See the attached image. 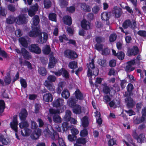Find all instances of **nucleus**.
I'll use <instances>...</instances> for the list:
<instances>
[{
	"label": "nucleus",
	"mask_w": 146,
	"mask_h": 146,
	"mask_svg": "<svg viewBox=\"0 0 146 146\" xmlns=\"http://www.w3.org/2000/svg\"><path fill=\"white\" fill-rule=\"evenodd\" d=\"M42 33L40 30L39 27H36L32 29L29 33V36L32 37H36L38 36V42L41 44L45 43L43 42L42 37Z\"/></svg>",
	"instance_id": "nucleus-1"
},
{
	"label": "nucleus",
	"mask_w": 146,
	"mask_h": 146,
	"mask_svg": "<svg viewBox=\"0 0 146 146\" xmlns=\"http://www.w3.org/2000/svg\"><path fill=\"white\" fill-rule=\"evenodd\" d=\"M44 133L46 136L49 135L48 136L53 140L57 139L59 138L58 134L54 130L50 125L48 126L47 129L44 131Z\"/></svg>",
	"instance_id": "nucleus-2"
},
{
	"label": "nucleus",
	"mask_w": 146,
	"mask_h": 146,
	"mask_svg": "<svg viewBox=\"0 0 146 146\" xmlns=\"http://www.w3.org/2000/svg\"><path fill=\"white\" fill-rule=\"evenodd\" d=\"M50 113V114H54L53 117V121L55 123H59L62 121L61 119L58 114L60 113L59 110L50 109L49 110Z\"/></svg>",
	"instance_id": "nucleus-3"
},
{
	"label": "nucleus",
	"mask_w": 146,
	"mask_h": 146,
	"mask_svg": "<svg viewBox=\"0 0 146 146\" xmlns=\"http://www.w3.org/2000/svg\"><path fill=\"white\" fill-rule=\"evenodd\" d=\"M88 68L87 75L88 76H91L92 74L97 76L99 72L98 69L95 64H87Z\"/></svg>",
	"instance_id": "nucleus-4"
},
{
	"label": "nucleus",
	"mask_w": 146,
	"mask_h": 146,
	"mask_svg": "<svg viewBox=\"0 0 146 146\" xmlns=\"http://www.w3.org/2000/svg\"><path fill=\"white\" fill-rule=\"evenodd\" d=\"M15 51L18 54H21L25 59L29 60L31 58V54L24 48H21V50L16 48Z\"/></svg>",
	"instance_id": "nucleus-5"
},
{
	"label": "nucleus",
	"mask_w": 146,
	"mask_h": 146,
	"mask_svg": "<svg viewBox=\"0 0 146 146\" xmlns=\"http://www.w3.org/2000/svg\"><path fill=\"white\" fill-rule=\"evenodd\" d=\"M64 54L66 57L71 59L74 60L78 57L77 54L75 51L70 49H67L65 50Z\"/></svg>",
	"instance_id": "nucleus-6"
},
{
	"label": "nucleus",
	"mask_w": 146,
	"mask_h": 146,
	"mask_svg": "<svg viewBox=\"0 0 146 146\" xmlns=\"http://www.w3.org/2000/svg\"><path fill=\"white\" fill-rule=\"evenodd\" d=\"M28 48L29 51L32 53L39 54L41 52V48L39 47L38 44H36L30 45Z\"/></svg>",
	"instance_id": "nucleus-7"
},
{
	"label": "nucleus",
	"mask_w": 146,
	"mask_h": 146,
	"mask_svg": "<svg viewBox=\"0 0 146 146\" xmlns=\"http://www.w3.org/2000/svg\"><path fill=\"white\" fill-rule=\"evenodd\" d=\"M10 125L11 128L15 132V134L16 137L19 139L17 135L18 122L16 116H14L13 117L12 121L10 123Z\"/></svg>",
	"instance_id": "nucleus-8"
},
{
	"label": "nucleus",
	"mask_w": 146,
	"mask_h": 146,
	"mask_svg": "<svg viewBox=\"0 0 146 146\" xmlns=\"http://www.w3.org/2000/svg\"><path fill=\"white\" fill-rule=\"evenodd\" d=\"M16 23L19 25L26 23L27 20L25 14H21L16 18Z\"/></svg>",
	"instance_id": "nucleus-9"
},
{
	"label": "nucleus",
	"mask_w": 146,
	"mask_h": 146,
	"mask_svg": "<svg viewBox=\"0 0 146 146\" xmlns=\"http://www.w3.org/2000/svg\"><path fill=\"white\" fill-rule=\"evenodd\" d=\"M126 106L129 109L132 108L134 106V102L132 98L131 97L126 98L125 99Z\"/></svg>",
	"instance_id": "nucleus-10"
},
{
	"label": "nucleus",
	"mask_w": 146,
	"mask_h": 146,
	"mask_svg": "<svg viewBox=\"0 0 146 146\" xmlns=\"http://www.w3.org/2000/svg\"><path fill=\"white\" fill-rule=\"evenodd\" d=\"M19 40L23 46L25 48L28 47L29 39L27 38L23 37H20L19 38Z\"/></svg>",
	"instance_id": "nucleus-11"
},
{
	"label": "nucleus",
	"mask_w": 146,
	"mask_h": 146,
	"mask_svg": "<svg viewBox=\"0 0 146 146\" xmlns=\"http://www.w3.org/2000/svg\"><path fill=\"white\" fill-rule=\"evenodd\" d=\"M44 85L50 92L54 91L55 90V86L53 84L50 82L46 80L44 83Z\"/></svg>",
	"instance_id": "nucleus-12"
},
{
	"label": "nucleus",
	"mask_w": 146,
	"mask_h": 146,
	"mask_svg": "<svg viewBox=\"0 0 146 146\" xmlns=\"http://www.w3.org/2000/svg\"><path fill=\"white\" fill-rule=\"evenodd\" d=\"M33 22L32 29L36 27H39L38 24L40 22L39 17L37 15H35L32 18Z\"/></svg>",
	"instance_id": "nucleus-13"
},
{
	"label": "nucleus",
	"mask_w": 146,
	"mask_h": 146,
	"mask_svg": "<svg viewBox=\"0 0 146 146\" xmlns=\"http://www.w3.org/2000/svg\"><path fill=\"white\" fill-rule=\"evenodd\" d=\"M64 103V101L62 99L58 98L54 101L53 105L54 107L58 108L63 106Z\"/></svg>",
	"instance_id": "nucleus-14"
},
{
	"label": "nucleus",
	"mask_w": 146,
	"mask_h": 146,
	"mask_svg": "<svg viewBox=\"0 0 146 146\" xmlns=\"http://www.w3.org/2000/svg\"><path fill=\"white\" fill-rule=\"evenodd\" d=\"M90 23L86 19H83L81 22V25L82 28L86 30L90 29Z\"/></svg>",
	"instance_id": "nucleus-15"
},
{
	"label": "nucleus",
	"mask_w": 146,
	"mask_h": 146,
	"mask_svg": "<svg viewBox=\"0 0 146 146\" xmlns=\"http://www.w3.org/2000/svg\"><path fill=\"white\" fill-rule=\"evenodd\" d=\"M43 100L46 102H51L53 100L52 95L49 93L44 94L43 96Z\"/></svg>",
	"instance_id": "nucleus-16"
},
{
	"label": "nucleus",
	"mask_w": 146,
	"mask_h": 146,
	"mask_svg": "<svg viewBox=\"0 0 146 146\" xmlns=\"http://www.w3.org/2000/svg\"><path fill=\"white\" fill-rule=\"evenodd\" d=\"M64 23L68 26H70L72 24V19L71 17L68 15L63 17V19Z\"/></svg>",
	"instance_id": "nucleus-17"
},
{
	"label": "nucleus",
	"mask_w": 146,
	"mask_h": 146,
	"mask_svg": "<svg viewBox=\"0 0 146 146\" xmlns=\"http://www.w3.org/2000/svg\"><path fill=\"white\" fill-rule=\"evenodd\" d=\"M28 115V113L25 109H23L19 114V116L21 120H26Z\"/></svg>",
	"instance_id": "nucleus-18"
},
{
	"label": "nucleus",
	"mask_w": 146,
	"mask_h": 146,
	"mask_svg": "<svg viewBox=\"0 0 146 146\" xmlns=\"http://www.w3.org/2000/svg\"><path fill=\"white\" fill-rule=\"evenodd\" d=\"M116 17L119 18L121 16V9L117 7H115L113 11Z\"/></svg>",
	"instance_id": "nucleus-19"
},
{
	"label": "nucleus",
	"mask_w": 146,
	"mask_h": 146,
	"mask_svg": "<svg viewBox=\"0 0 146 146\" xmlns=\"http://www.w3.org/2000/svg\"><path fill=\"white\" fill-rule=\"evenodd\" d=\"M103 91L105 94H110V87L109 85L105 83L102 85Z\"/></svg>",
	"instance_id": "nucleus-20"
},
{
	"label": "nucleus",
	"mask_w": 146,
	"mask_h": 146,
	"mask_svg": "<svg viewBox=\"0 0 146 146\" xmlns=\"http://www.w3.org/2000/svg\"><path fill=\"white\" fill-rule=\"evenodd\" d=\"M74 94L77 100L78 99L81 100L84 99L83 94L79 89H76Z\"/></svg>",
	"instance_id": "nucleus-21"
},
{
	"label": "nucleus",
	"mask_w": 146,
	"mask_h": 146,
	"mask_svg": "<svg viewBox=\"0 0 146 146\" xmlns=\"http://www.w3.org/2000/svg\"><path fill=\"white\" fill-rule=\"evenodd\" d=\"M120 106V101L119 100H116L110 102V107H114V108L119 107Z\"/></svg>",
	"instance_id": "nucleus-22"
},
{
	"label": "nucleus",
	"mask_w": 146,
	"mask_h": 146,
	"mask_svg": "<svg viewBox=\"0 0 146 146\" xmlns=\"http://www.w3.org/2000/svg\"><path fill=\"white\" fill-rule=\"evenodd\" d=\"M108 13L107 12L102 13L101 14V18L102 20L106 21V24L108 25H110V22L109 21V17L108 16Z\"/></svg>",
	"instance_id": "nucleus-23"
},
{
	"label": "nucleus",
	"mask_w": 146,
	"mask_h": 146,
	"mask_svg": "<svg viewBox=\"0 0 146 146\" xmlns=\"http://www.w3.org/2000/svg\"><path fill=\"white\" fill-rule=\"evenodd\" d=\"M138 52V48L137 46H134L131 49L128 50V54L129 56L135 55L137 54Z\"/></svg>",
	"instance_id": "nucleus-24"
},
{
	"label": "nucleus",
	"mask_w": 146,
	"mask_h": 146,
	"mask_svg": "<svg viewBox=\"0 0 146 146\" xmlns=\"http://www.w3.org/2000/svg\"><path fill=\"white\" fill-rule=\"evenodd\" d=\"M77 101L75 98L71 97L68 100V103L70 106L73 108L77 105L76 103Z\"/></svg>",
	"instance_id": "nucleus-25"
},
{
	"label": "nucleus",
	"mask_w": 146,
	"mask_h": 146,
	"mask_svg": "<svg viewBox=\"0 0 146 146\" xmlns=\"http://www.w3.org/2000/svg\"><path fill=\"white\" fill-rule=\"evenodd\" d=\"M137 140L138 142L142 143H144L146 141V138L145 137V135L144 133H141L138 136Z\"/></svg>",
	"instance_id": "nucleus-26"
},
{
	"label": "nucleus",
	"mask_w": 146,
	"mask_h": 146,
	"mask_svg": "<svg viewBox=\"0 0 146 146\" xmlns=\"http://www.w3.org/2000/svg\"><path fill=\"white\" fill-rule=\"evenodd\" d=\"M73 111L76 114H80L82 112L81 107L79 105L77 104L73 108Z\"/></svg>",
	"instance_id": "nucleus-27"
},
{
	"label": "nucleus",
	"mask_w": 146,
	"mask_h": 146,
	"mask_svg": "<svg viewBox=\"0 0 146 146\" xmlns=\"http://www.w3.org/2000/svg\"><path fill=\"white\" fill-rule=\"evenodd\" d=\"M19 126L21 128L24 129L27 128L29 126L28 122L25 120H21V122L19 123Z\"/></svg>",
	"instance_id": "nucleus-28"
},
{
	"label": "nucleus",
	"mask_w": 146,
	"mask_h": 146,
	"mask_svg": "<svg viewBox=\"0 0 146 146\" xmlns=\"http://www.w3.org/2000/svg\"><path fill=\"white\" fill-rule=\"evenodd\" d=\"M51 48L49 46L47 45H45L42 49L43 53L45 54H49L51 51Z\"/></svg>",
	"instance_id": "nucleus-29"
},
{
	"label": "nucleus",
	"mask_w": 146,
	"mask_h": 146,
	"mask_svg": "<svg viewBox=\"0 0 146 146\" xmlns=\"http://www.w3.org/2000/svg\"><path fill=\"white\" fill-rule=\"evenodd\" d=\"M81 7L82 9L85 11L90 12L91 11L89 6L85 3H82L81 5Z\"/></svg>",
	"instance_id": "nucleus-30"
},
{
	"label": "nucleus",
	"mask_w": 146,
	"mask_h": 146,
	"mask_svg": "<svg viewBox=\"0 0 146 146\" xmlns=\"http://www.w3.org/2000/svg\"><path fill=\"white\" fill-rule=\"evenodd\" d=\"M61 96L63 98L67 99L69 97L70 94L67 89H64L62 93Z\"/></svg>",
	"instance_id": "nucleus-31"
},
{
	"label": "nucleus",
	"mask_w": 146,
	"mask_h": 146,
	"mask_svg": "<svg viewBox=\"0 0 146 146\" xmlns=\"http://www.w3.org/2000/svg\"><path fill=\"white\" fill-rule=\"evenodd\" d=\"M82 124L83 127H87L89 124V122L87 117L85 116L81 119Z\"/></svg>",
	"instance_id": "nucleus-32"
},
{
	"label": "nucleus",
	"mask_w": 146,
	"mask_h": 146,
	"mask_svg": "<svg viewBox=\"0 0 146 146\" xmlns=\"http://www.w3.org/2000/svg\"><path fill=\"white\" fill-rule=\"evenodd\" d=\"M72 126H73V125L69 126L68 123L67 122H63L62 126L63 132H65L69 129L71 128Z\"/></svg>",
	"instance_id": "nucleus-33"
},
{
	"label": "nucleus",
	"mask_w": 146,
	"mask_h": 146,
	"mask_svg": "<svg viewBox=\"0 0 146 146\" xmlns=\"http://www.w3.org/2000/svg\"><path fill=\"white\" fill-rule=\"evenodd\" d=\"M24 132H23V130L21 131V134L23 136H29L31 132V130L27 128H25L23 130Z\"/></svg>",
	"instance_id": "nucleus-34"
},
{
	"label": "nucleus",
	"mask_w": 146,
	"mask_h": 146,
	"mask_svg": "<svg viewBox=\"0 0 146 146\" xmlns=\"http://www.w3.org/2000/svg\"><path fill=\"white\" fill-rule=\"evenodd\" d=\"M41 134L40 130H38V133L36 132H33L31 136V138L34 140H36L38 138Z\"/></svg>",
	"instance_id": "nucleus-35"
},
{
	"label": "nucleus",
	"mask_w": 146,
	"mask_h": 146,
	"mask_svg": "<svg viewBox=\"0 0 146 146\" xmlns=\"http://www.w3.org/2000/svg\"><path fill=\"white\" fill-rule=\"evenodd\" d=\"M71 112L70 110H67L66 111V114L64 116V118L66 121H68L70 120L71 118Z\"/></svg>",
	"instance_id": "nucleus-36"
},
{
	"label": "nucleus",
	"mask_w": 146,
	"mask_h": 146,
	"mask_svg": "<svg viewBox=\"0 0 146 146\" xmlns=\"http://www.w3.org/2000/svg\"><path fill=\"white\" fill-rule=\"evenodd\" d=\"M39 73L43 76H45L47 74V71L45 68L43 67H40L38 70Z\"/></svg>",
	"instance_id": "nucleus-37"
},
{
	"label": "nucleus",
	"mask_w": 146,
	"mask_h": 146,
	"mask_svg": "<svg viewBox=\"0 0 146 146\" xmlns=\"http://www.w3.org/2000/svg\"><path fill=\"white\" fill-rule=\"evenodd\" d=\"M16 23V18L10 16L6 19V22L8 24H12L14 22Z\"/></svg>",
	"instance_id": "nucleus-38"
},
{
	"label": "nucleus",
	"mask_w": 146,
	"mask_h": 146,
	"mask_svg": "<svg viewBox=\"0 0 146 146\" xmlns=\"http://www.w3.org/2000/svg\"><path fill=\"white\" fill-rule=\"evenodd\" d=\"M56 14L54 13H51L49 14L48 18L49 20L52 21L56 22Z\"/></svg>",
	"instance_id": "nucleus-39"
},
{
	"label": "nucleus",
	"mask_w": 146,
	"mask_h": 146,
	"mask_svg": "<svg viewBox=\"0 0 146 146\" xmlns=\"http://www.w3.org/2000/svg\"><path fill=\"white\" fill-rule=\"evenodd\" d=\"M63 82H59L58 84V88L57 89V92L58 94H60L62 90H63Z\"/></svg>",
	"instance_id": "nucleus-40"
},
{
	"label": "nucleus",
	"mask_w": 146,
	"mask_h": 146,
	"mask_svg": "<svg viewBox=\"0 0 146 146\" xmlns=\"http://www.w3.org/2000/svg\"><path fill=\"white\" fill-rule=\"evenodd\" d=\"M86 142V139L83 137L78 138L76 141V142L79 144H84Z\"/></svg>",
	"instance_id": "nucleus-41"
},
{
	"label": "nucleus",
	"mask_w": 146,
	"mask_h": 146,
	"mask_svg": "<svg viewBox=\"0 0 146 146\" xmlns=\"http://www.w3.org/2000/svg\"><path fill=\"white\" fill-rule=\"evenodd\" d=\"M132 65L127 64L125 67V69L127 72H130L135 69V68L134 67H132Z\"/></svg>",
	"instance_id": "nucleus-42"
},
{
	"label": "nucleus",
	"mask_w": 146,
	"mask_h": 146,
	"mask_svg": "<svg viewBox=\"0 0 146 146\" xmlns=\"http://www.w3.org/2000/svg\"><path fill=\"white\" fill-rule=\"evenodd\" d=\"M44 7L46 9H48L51 7V2L50 0H44Z\"/></svg>",
	"instance_id": "nucleus-43"
},
{
	"label": "nucleus",
	"mask_w": 146,
	"mask_h": 146,
	"mask_svg": "<svg viewBox=\"0 0 146 146\" xmlns=\"http://www.w3.org/2000/svg\"><path fill=\"white\" fill-rule=\"evenodd\" d=\"M110 94H105L104 97V101L107 105H110Z\"/></svg>",
	"instance_id": "nucleus-44"
},
{
	"label": "nucleus",
	"mask_w": 146,
	"mask_h": 146,
	"mask_svg": "<svg viewBox=\"0 0 146 146\" xmlns=\"http://www.w3.org/2000/svg\"><path fill=\"white\" fill-rule=\"evenodd\" d=\"M110 89H110V92L111 90L112 89L114 90L113 93L114 94L115 93L116 91L117 92L119 91V87L118 86V85L116 83H115L113 84V87H110Z\"/></svg>",
	"instance_id": "nucleus-45"
},
{
	"label": "nucleus",
	"mask_w": 146,
	"mask_h": 146,
	"mask_svg": "<svg viewBox=\"0 0 146 146\" xmlns=\"http://www.w3.org/2000/svg\"><path fill=\"white\" fill-rule=\"evenodd\" d=\"M5 102L1 100H0V113H2L4 111L5 108Z\"/></svg>",
	"instance_id": "nucleus-46"
},
{
	"label": "nucleus",
	"mask_w": 146,
	"mask_h": 146,
	"mask_svg": "<svg viewBox=\"0 0 146 146\" xmlns=\"http://www.w3.org/2000/svg\"><path fill=\"white\" fill-rule=\"evenodd\" d=\"M62 74L63 76L66 78H68L69 77V75L68 71L64 68H62Z\"/></svg>",
	"instance_id": "nucleus-47"
},
{
	"label": "nucleus",
	"mask_w": 146,
	"mask_h": 146,
	"mask_svg": "<svg viewBox=\"0 0 146 146\" xmlns=\"http://www.w3.org/2000/svg\"><path fill=\"white\" fill-rule=\"evenodd\" d=\"M47 79L48 80H46L47 81H48L52 83L55 81L56 78V77L54 76L50 75L48 76Z\"/></svg>",
	"instance_id": "nucleus-48"
},
{
	"label": "nucleus",
	"mask_w": 146,
	"mask_h": 146,
	"mask_svg": "<svg viewBox=\"0 0 146 146\" xmlns=\"http://www.w3.org/2000/svg\"><path fill=\"white\" fill-rule=\"evenodd\" d=\"M131 25V22L129 20H127L123 24V26L124 28L126 29L128 27L130 26Z\"/></svg>",
	"instance_id": "nucleus-49"
},
{
	"label": "nucleus",
	"mask_w": 146,
	"mask_h": 146,
	"mask_svg": "<svg viewBox=\"0 0 146 146\" xmlns=\"http://www.w3.org/2000/svg\"><path fill=\"white\" fill-rule=\"evenodd\" d=\"M71 131L72 133L73 134V136L75 137V139H76V135L78 134L79 133L78 130L77 129L74 128L71 129Z\"/></svg>",
	"instance_id": "nucleus-50"
},
{
	"label": "nucleus",
	"mask_w": 146,
	"mask_h": 146,
	"mask_svg": "<svg viewBox=\"0 0 146 146\" xmlns=\"http://www.w3.org/2000/svg\"><path fill=\"white\" fill-rule=\"evenodd\" d=\"M116 56L120 60H122L123 59L125 54L124 53L122 52H120L117 53Z\"/></svg>",
	"instance_id": "nucleus-51"
},
{
	"label": "nucleus",
	"mask_w": 146,
	"mask_h": 146,
	"mask_svg": "<svg viewBox=\"0 0 146 146\" xmlns=\"http://www.w3.org/2000/svg\"><path fill=\"white\" fill-rule=\"evenodd\" d=\"M4 82L6 85L10 84L11 82V79L10 75H7V76L5 77L4 79Z\"/></svg>",
	"instance_id": "nucleus-52"
},
{
	"label": "nucleus",
	"mask_w": 146,
	"mask_h": 146,
	"mask_svg": "<svg viewBox=\"0 0 146 146\" xmlns=\"http://www.w3.org/2000/svg\"><path fill=\"white\" fill-rule=\"evenodd\" d=\"M49 62L48 64H56L57 62V60L54 56L50 57L49 59Z\"/></svg>",
	"instance_id": "nucleus-53"
},
{
	"label": "nucleus",
	"mask_w": 146,
	"mask_h": 146,
	"mask_svg": "<svg viewBox=\"0 0 146 146\" xmlns=\"http://www.w3.org/2000/svg\"><path fill=\"white\" fill-rule=\"evenodd\" d=\"M104 40V38L101 36H97L96 37L95 40L97 43L101 44Z\"/></svg>",
	"instance_id": "nucleus-54"
},
{
	"label": "nucleus",
	"mask_w": 146,
	"mask_h": 146,
	"mask_svg": "<svg viewBox=\"0 0 146 146\" xmlns=\"http://www.w3.org/2000/svg\"><path fill=\"white\" fill-rule=\"evenodd\" d=\"M95 47L96 49L98 51H102L103 49V46L101 44L97 43L95 44Z\"/></svg>",
	"instance_id": "nucleus-55"
},
{
	"label": "nucleus",
	"mask_w": 146,
	"mask_h": 146,
	"mask_svg": "<svg viewBox=\"0 0 146 146\" xmlns=\"http://www.w3.org/2000/svg\"><path fill=\"white\" fill-rule=\"evenodd\" d=\"M146 119V116H143L142 115L141 117L139 118L137 120V124H139L145 121V119Z\"/></svg>",
	"instance_id": "nucleus-56"
},
{
	"label": "nucleus",
	"mask_w": 146,
	"mask_h": 146,
	"mask_svg": "<svg viewBox=\"0 0 146 146\" xmlns=\"http://www.w3.org/2000/svg\"><path fill=\"white\" fill-rule=\"evenodd\" d=\"M88 134V131L86 129H83L80 132V135L81 136L85 137Z\"/></svg>",
	"instance_id": "nucleus-57"
},
{
	"label": "nucleus",
	"mask_w": 146,
	"mask_h": 146,
	"mask_svg": "<svg viewBox=\"0 0 146 146\" xmlns=\"http://www.w3.org/2000/svg\"><path fill=\"white\" fill-rule=\"evenodd\" d=\"M35 112L36 113H38L41 108L40 105V104H35Z\"/></svg>",
	"instance_id": "nucleus-58"
},
{
	"label": "nucleus",
	"mask_w": 146,
	"mask_h": 146,
	"mask_svg": "<svg viewBox=\"0 0 146 146\" xmlns=\"http://www.w3.org/2000/svg\"><path fill=\"white\" fill-rule=\"evenodd\" d=\"M110 53V51L109 49L106 48L102 50V54L104 55H107L108 54Z\"/></svg>",
	"instance_id": "nucleus-59"
},
{
	"label": "nucleus",
	"mask_w": 146,
	"mask_h": 146,
	"mask_svg": "<svg viewBox=\"0 0 146 146\" xmlns=\"http://www.w3.org/2000/svg\"><path fill=\"white\" fill-rule=\"evenodd\" d=\"M15 34L18 37L21 36L22 35L21 31L20 29H17L15 31Z\"/></svg>",
	"instance_id": "nucleus-60"
},
{
	"label": "nucleus",
	"mask_w": 146,
	"mask_h": 146,
	"mask_svg": "<svg viewBox=\"0 0 146 146\" xmlns=\"http://www.w3.org/2000/svg\"><path fill=\"white\" fill-rule=\"evenodd\" d=\"M67 11L69 13H72L75 11V7L74 6H70L69 7H67L66 9Z\"/></svg>",
	"instance_id": "nucleus-61"
},
{
	"label": "nucleus",
	"mask_w": 146,
	"mask_h": 146,
	"mask_svg": "<svg viewBox=\"0 0 146 146\" xmlns=\"http://www.w3.org/2000/svg\"><path fill=\"white\" fill-rule=\"evenodd\" d=\"M20 81L21 86L24 88H26L27 86V84L25 80L22 78L20 79Z\"/></svg>",
	"instance_id": "nucleus-62"
},
{
	"label": "nucleus",
	"mask_w": 146,
	"mask_h": 146,
	"mask_svg": "<svg viewBox=\"0 0 146 146\" xmlns=\"http://www.w3.org/2000/svg\"><path fill=\"white\" fill-rule=\"evenodd\" d=\"M94 15L92 13H90L87 15V19L90 21L92 20L94 18Z\"/></svg>",
	"instance_id": "nucleus-63"
},
{
	"label": "nucleus",
	"mask_w": 146,
	"mask_h": 146,
	"mask_svg": "<svg viewBox=\"0 0 146 146\" xmlns=\"http://www.w3.org/2000/svg\"><path fill=\"white\" fill-rule=\"evenodd\" d=\"M117 36L115 34H113L110 36V42L114 41L116 39Z\"/></svg>",
	"instance_id": "nucleus-64"
}]
</instances>
